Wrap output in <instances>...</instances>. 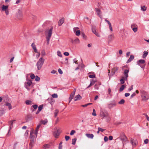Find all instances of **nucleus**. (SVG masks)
Wrapping results in <instances>:
<instances>
[{"label":"nucleus","mask_w":149,"mask_h":149,"mask_svg":"<svg viewBox=\"0 0 149 149\" xmlns=\"http://www.w3.org/2000/svg\"><path fill=\"white\" fill-rule=\"evenodd\" d=\"M52 96L53 98H56L58 97V95L54 93L52 95Z\"/></svg>","instance_id":"obj_39"},{"label":"nucleus","mask_w":149,"mask_h":149,"mask_svg":"<svg viewBox=\"0 0 149 149\" xmlns=\"http://www.w3.org/2000/svg\"><path fill=\"white\" fill-rule=\"evenodd\" d=\"M59 112V111L58 109H56L54 112V116L56 117L57 116Z\"/></svg>","instance_id":"obj_33"},{"label":"nucleus","mask_w":149,"mask_h":149,"mask_svg":"<svg viewBox=\"0 0 149 149\" xmlns=\"http://www.w3.org/2000/svg\"><path fill=\"white\" fill-rule=\"evenodd\" d=\"M129 72V69L125 70H124L123 74L124 76L120 80V82L121 84H123L125 83V80H127L128 77V73Z\"/></svg>","instance_id":"obj_2"},{"label":"nucleus","mask_w":149,"mask_h":149,"mask_svg":"<svg viewBox=\"0 0 149 149\" xmlns=\"http://www.w3.org/2000/svg\"><path fill=\"white\" fill-rule=\"evenodd\" d=\"M30 77L32 79H34L35 78V76L34 74H31Z\"/></svg>","instance_id":"obj_48"},{"label":"nucleus","mask_w":149,"mask_h":149,"mask_svg":"<svg viewBox=\"0 0 149 149\" xmlns=\"http://www.w3.org/2000/svg\"><path fill=\"white\" fill-rule=\"evenodd\" d=\"M77 140V138H75L74 139H72V144L73 145H74L75 144Z\"/></svg>","instance_id":"obj_35"},{"label":"nucleus","mask_w":149,"mask_h":149,"mask_svg":"<svg viewBox=\"0 0 149 149\" xmlns=\"http://www.w3.org/2000/svg\"><path fill=\"white\" fill-rule=\"evenodd\" d=\"M96 81L92 80L91 81V83L90 85L86 88V89L88 88H89L91 86H92V85H93L95 82H96Z\"/></svg>","instance_id":"obj_22"},{"label":"nucleus","mask_w":149,"mask_h":149,"mask_svg":"<svg viewBox=\"0 0 149 149\" xmlns=\"http://www.w3.org/2000/svg\"><path fill=\"white\" fill-rule=\"evenodd\" d=\"M91 104V103H89L87 104H85V105H81V106L84 107H86L88 105H89L90 104Z\"/></svg>","instance_id":"obj_43"},{"label":"nucleus","mask_w":149,"mask_h":149,"mask_svg":"<svg viewBox=\"0 0 149 149\" xmlns=\"http://www.w3.org/2000/svg\"><path fill=\"white\" fill-rule=\"evenodd\" d=\"M141 97L142 100L146 101L149 99V95L144 91H141Z\"/></svg>","instance_id":"obj_5"},{"label":"nucleus","mask_w":149,"mask_h":149,"mask_svg":"<svg viewBox=\"0 0 149 149\" xmlns=\"http://www.w3.org/2000/svg\"><path fill=\"white\" fill-rule=\"evenodd\" d=\"M131 143L132 144L133 146H135L136 145L137 143L136 141L134 140V139H131Z\"/></svg>","instance_id":"obj_27"},{"label":"nucleus","mask_w":149,"mask_h":149,"mask_svg":"<svg viewBox=\"0 0 149 149\" xmlns=\"http://www.w3.org/2000/svg\"><path fill=\"white\" fill-rule=\"evenodd\" d=\"M64 54L65 56H68L69 55V53L67 52H65L64 53Z\"/></svg>","instance_id":"obj_59"},{"label":"nucleus","mask_w":149,"mask_h":149,"mask_svg":"<svg viewBox=\"0 0 149 149\" xmlns=\"http://www.w3.org/2000/svg\"><path fill=\"white\" fill-rule=\"evenodd\" d=\"M33 145L32 144H30L29 145V149H32V148L33 147Z\"/></svg>","instance_id":"obj_52"},{"label":"nucleus","mask_w":149,"mask_h":149,"mask_svg":"<svg viewBox=\"0 0 149 149\" xmlns=\"http://www.w3.org/2000/svg\"><path fill=\"white\" fill-rule=\"evenodd\" d=\"M93 33L95 34L98 37H100V35L99 33L97 31H95L94 32H93Z\"/></svg>","instance_id":"obj_38"},{"label":"nucleus","mask_w":149,"mask_h":149,"mask_svg":"<svg viewBox=\"0 0 149 149\" xmlns=\"http://www.w3.org/2000/svg\"><path fill=\"white\" fill-rule=\"evenodd\" d=\"M32 84V82L31 80H29L27 82L25 83V85L26 87L30 86L31 84Z\"/></svg>","instance_id":"obj_24"},{"label":"nucleus","mask_w":149,"mask_h":149,"mask_svg":"<svg viewBox=\"0 0 149 149\" xmlns=\"http://www.w3.org/2000/svg\"><path fill=\"white\" fill-rule=\"evenodd\" d=\"M70 137L68 136H65V139L66 141H68L70 139Z\"/></svg>","instance_id":"obj_49"},{"label":"nucleus","mask_w":149,"mask_h":149,"mask_svg":"<svg viewBox=\"0 0 149 149\" xmlns=\"http://www.w3.org/2000/svg\"><path fill=\"white\" fill-rule=\"evenodd\" d=\"M100 116L101 118H105L107 121H109L111 118L108 112L105 110L101 109L100 113Z\"/></svg>","instance_id":"obj_1"},{"label":"nucleus","mask_w":149,"mask_h":149,"mask_svg":"<svg viewBox=\"0 0 149 149\" xmlns=\"http://www.w3.org/2000/svg\"><path fill=\"white\" fill-rule=\"evenodd\" d=\"M131 27L134 32H136L137 31L138 26L136 24H132Z\"/></svg>","instance_id":"obj_9"},{"label":"nucleus","mask_w":149,"mask_h":149,"mask_svg":"<svg viewBox=\"0 0 149 149\" xmlns=\"http://www.w3.org/2000/svg\"><path fill=\"white\" fill-rule=\"evenodd\" d=\"M76 131L74 130H72L70 133V135H73L75 133Z\"/></svg>","instance_id":"obj_46"},{"label":"nucleus","mask_w":149,"mask_h":149,"mask_svg":"<svg viewBox=\"0 0 149 149\" xmlns=\"http://www.w3.org/2000/svg\"><path fill=\"white\" fill-rule=\"evenodd\" d=\"M31 46L32 47V48L34 50V52L35 53H38L37 50L36 49V45L34 43H33L31 44Z\"/></svg>","instance_id":"obj_17"},{"label":"nucleus","mask_w":149,"mask_h":149,"mask_svg":"<svg viewBox=\"0 0 149 149\" xmlns=\"http://www.w3.org/2000/svg\"><path fill=\"white\" fill-rule=\"evenodd\" d=\"M64 22V18H62L60 19L58 23V25L59 26H61Z\"/></svg>","instance_id":"obj_16"},{"label":"nucleus","mask_w":149,"mask_h":149,"mask_svg":"<svg viewBox=\"0 0 149 149\" xmlns=\"http://www.w3.org/2000/svg\"><path fill=\"white\" fill-rule=\"evenodd\" d=\"M148 54V52L147 51H144L143 54V55L142 57L143 58H145L147 56Z\"/></svg>","instance_id":"obj_29"},{"label":"nucleus","mask_w":149,"mask_h":149,"mask_svg":"<svg viewBox=\"0 0 149 149\" xmlns=\"http://www.w3.org/2000/svg\"><path fill=\"white\" fill-rule=\"evenodd\" d=\"M104 140L105 142H106L108 140V138L107 136H105L104 138Z\"/></svg>","instance_id":"obj_60"},{"label":"nucleus","mask_w":149,"mask_h":149,"mask_svg":"<svg viewBox=\"0 0 149 149\" xmlns=\"http://www.w3.org/2000/svg\"><path fill=\"white\" fill-rule=\"evenodd\" d=\"M5 105L8 107L9 110H10L12 109V105L10 103H6Z\"/></svg>","instance_id":"obj_26"},{"label":"nucleus","mask_w":149,"mask_h":149,"mask_svg":"<svg viewBox=\"0 0 149 149\" xmlns=\"http://www.w3.org/2000/svg\"><path fill=\"white\" fill-rule=\"evenodd\" d=\"M95 10L98 16L101 19L102 18V16L101 15L102 12L101 10L98 8H95Z\"/></svg>","instance_id":"obj_10"},{"label":"nucleus","mask_w":149,"mask_h":149,"mask_svg":"<svg viewBox=\"0 0 149 149\" xmlns=\"http://www.w3.org/2000/svg\"><path fill=\"white\" fill-rule=\"evenodd\" d=\"M114 35L113 34H111L108 36V41L109 42H111L114 39Z\"/></svg>","instance_id":"obj_12"},{"label":"nucleus","mask_w":149,"mask_h":149,"mask_svg":"<svg viewBox=\"0 0 149 149\" xmlns=\"http://www.w3.org/2000/svg\"><path fill=\"white\" fill-rule=\"evenodd\" d=\"M81 98V96L79 94H78L75 97L74 100V101H77L80 100Z\"/></svg>","instance_id":"obj_14"},{"label":"nucleus","mask_w":149,"mask_h":149,"mask_svg":"<svg viewBox=\"0 0 149 149\" xmlns=\"http://www.w3.org/2000/svg\"><path fill=\"white\" fill-rule=\"evenodd\" d=\"M134 58V56L133 55H131L130 56V58L128 60L127 62V63H128L132 61Z\"/></svg>","instance_id":"obj_19"},{"label":"nucleus","mask_w":149,"mask_h":149,"mask_svg":"<svg viewBox=\"0 0 149 149\" xmlns=\"http://www.w3.org/2000/svg\"><path fill=\"white\" fill-rule=\"evenodd\" d=\"M55 131L54 132L53 135L56 138H58L60 134L59 130L57 127L54 128Z\"/></svg>","instance_id":"obj_7"},{"label":"nucleus","mask_w":149,"mask_h":149,"mask_svg":"<svg viewBox=\"0 0 149 149\" xmlns=\"http://www.w3.org/2000/svg\"><path fill=\"white\" fill-rule=\"evenodd\" d=\"M10 129L9 130V131H8V134H7V136H10V135L11 132L10 131Z\"/></svg>","instance_id":"obj_56"},{"label":"nucleus","mask_w":149,"mask_h":149,"mask_svg":"<svg viewBox=\"0 0 149 149\" xmlns=\"http://www.w3.org/2000/svg\"><path fill=\"white\" fill-rule=\"evenodd\" d=\"M33 134L34 133L33 131H32L31 132L30 137L32 139V140H33L34 139V136H33Z\"/></svg>","instance_id":"obj_32"},{"label":"nucleus","mask_w":149,"mask_h":149,"mask_svg":"<svg viewBox=\"0 0 149 149\" xmlns=\"http://www.w3.org/2000/svg\"><path fill=\"white\" fill-rule=\"evenodd\" d=\"M147 9V7L145 6H141V10L143 11H145Z\"/></svg>","instance_id":"obj_30"},{"label":"nucleus","mask_w":149,"mask_h":149,"mask_svg":"<svg viewBox=\"0 0 149 149\" xmlns=\"http://www.w3.org/2000/svg\"><path fill=\"white\" fill-rule=\"evenodd\" d=\"M57 55L58 56L60 57H62V55L61 54V53L60 51H57Z\"/></svg>","instance_id":"obj_42"},{"label":"nucleus","mask_w":149,"mask_h":149,"mask_svg":"<svg viewBox=\"0 0 149 149\" xmlns=\"http://www.w3.org/2000/svg\"><path fill=\"white\" fill-rule=\"evenodd\" d=\"M75 33V34L77 36H79L81 34L80 30H77Z\"/></svg>","instance_id":"obj_36"},{"label":"nucleus","mask_w":149,"mask_h":149,"mask_svg":"<svg viewBox=\"0 0 149 149\" xmlns=\"http://www.w3.org/2000/svg\"><path fill=\"white\" fill-rule=\"evenodd\" d=\"M145 62V61L143 59H141L139 60L137 62V63L138 65H139V63H140L141 64H143Z\"/></svg>","instance_id":"obj_31"},{"label":"nucleus","mask_w":149,"mask_h":149,"mask_svg":"<svg viewBox=\"0 0 149 149\" xmlns=\"http://www.w3.org/2000/svg\"><path fill=\"white\" fill-rule=\"evenodd\" d=\"M92 31L93 33L95 31H96V27L95 26H92Z\"/></svg>","instance_id":"obj_40"},{"label":"nucleus","mask_w":149,"mask_h":149,"mask_svg":"<svg viewBox=\"0 0 149 149\" xmlns=\"http://www.w3.org/2000/svg\"><path fill=\"white\" fill-rule=\"evenodd\" d=\"M133 85H132L131 86V87H130L128 89V91H131L133 89Z\"/></svg>","instance_id":"obj_55"},{"label":"nucleus","mask_w":149,"mask_h":149,"mask_svg":"<svg viewBox=\"0 0 149 149\" xmlns=\"http://www.w3.org/2000/svg\"><path fill=\"white\" fill-rule=\"evenodd\" d=\"M48 121L47 119H45L44 120H41L40 121V123L41 124L43 125H45L47 123Z\"/></svg>","instance_id":"obj_28"},{"label":"nucleus","mask_w":149,"mask_h":149,"mask_svg":"<svg viewBox=\"0 0 149 149\" xmlns=\"http://www.w3.org/2000/svg\"><path fill=\"white\" fill-rule=\"evenodd\" d=\"M40 78L38 76H36L35 77V80L36 81H38L40 80Z\"/></svg>","instance_id":"obj_44"},{"label":"nucleus","mask_w":149,"mask_h":149,"mask_svg":"<svg viewBox=\"0 0 149 149\" xmlns=\"http://www.w3.org/2000/svg\"><path fill=\"white\" fill-rule=\"evenodd\" d=\"M145 115L146 116V117L147 120L148 121H149V117L148 116L147 114H145Z\"/></svg>","instance_id":"obj_64"},{"label":"nucleus","mask_w":149,"mask_h":149,"mask_svg":"<svg viewBox=\"0 0 149 149\" xmlns=\"http://www.w3.org/2000/svg\"><path fill=\"white\" fill-rule=\"evenodd\" d=\"M43 107V106L42 105H40L38 107V110H39V111H40L42 109Z\"/></svg>","instance_id":"obj_45"},{"label":"nucleus","mask_w":149,"mask_h":149,"mask_svg":"<svg viewBox=\"0 0 149 149\" xmlns=\"http://www.w3.org/2000/svg\"><path fill=\"white\" fill-rule=\"evenodd\" d=\"M40 126H41V125L40 124H39V125H38L37 126V127L36 128V130H35V134H36V136H37V133H38V130L39 128L40 127Z\"/></svg>","instance_id":"obj_25"},{"label":"nucleus","mask_w":149,"mask_h":149,"mask_svg":"<svg viewBox=\"0 0 149 149\" xmlns=\"http://www.w3.org/2000/svg\"><path fill=\"white\" fill-rule=\"evenodd\" d=\"M125 88V86L124 85H122L119 89V91L120 92L122 91Z\"/></svg>","instance_id":"obj_34"},{"label":"nucleus","mask_w":149,"mask_h":149,"mask_svg":"<svg viewBox=\"0 0 149 149\" xmlns=\"http://www.w3.org/2000/svg\"><path fill=\"white\" fill-rule=\"evenodd\" d=\"M22 10L21 9H18L17 11L16 14V16L19 19H20L21 18V17L22 16Z\"/></svg>","instance_id":"obj_8"},{"label":"nucleus","mask_w":149,"mask_h":149,"mask_svg":"<svg viewBox=\"0 0 149 149\" xmlns=\"http://www.w3.org/2000/svg\"><path fill=\"white\" fill-rule=\"evenodd\" d=\"M98 130H99V131H101L102 132H103L105 130L102 129V128H101L100 127L98 128Z\"/></svg>","instance_id":"obj_50"},{"label":"nucleus","mask_w":149,"mask_h":149,"mask_svg":"<svg viewBox=\"0 0 149 149\" xmlns=\"http://www.w3.org/2000/svg\"><path fill=\"white\" fill-rule=\"evenodd\" d=\"M86 136L88 138L93 139L94 137V135L93 134H86Z\"/></svg>","instance_id":"obj_23"},{"label":"nucleus","mask_w":149,"mask_h":149,"mask_svg":"<svg viewBox=\"0 0 149 149\" xmlns=\"http://www.w3.org/2000/svg\"><path fill=\"white\" fill-rule=\"evenodd\" d=\"M148 141H149L148 139H147L144 140V142L146 144V143H148Z\"/></svg>","instance_id":"obj_58"},{"label":"nucleus","mask_w":149,"mask_h":149,"mask_svg":"<svg viewBox=\"0 0 149 149\" xmlns=\"http://www.w3.org/2000/svg\"><path fill=\"white\" fill-rule=\"evenodd\" d=\"M44 147L45 149L49 147V146L48 145H45L44 146Z\"/></svg>","instance_id":"obj_62"},{"label":"nucleus","mask_w":149,"mask_h":149,"mask_svg":"<svg viewBox=\"0 0 149 149\" xmlns=\"http://www.w3.org/2000/svg\"><path fill=\"white\" fill-rule=\"evenodd\" d=\"M71 42L72 43H73L74 42L75 43H80V41L79 39L78 38H77L74 40L72 39Z\"/></svg>","instance_id":"obj_20"},{"label":"nucleus","mask_w":149,"mask_h":149,"mask_svg":"<svg viewBox=\"0 0 149 149\" xmlns=\"http://www.w3.org/2000/svg\"><path fill=\"white\" fill-rule=\"evenodd\" d=\"M136 93H134L131 95V98H132L134 96L136 95Z\"/></svg>","instance_id":"obj_61"},{"label":"nucleus","mask_w":149,"mask_h":149,"mask_svg":"<svg viewBox=\"0 0 149 149\" xmlns=\"http://www.w3.org/2000/svg\"><path fill=\"white\" fill-rule=\"evenodd\" d=\"M116 105L115 103H109L108 104L107 106L109 108H111Z\"/></svg>","instance_id":"obj_18"},{"label":"nucleus","mask_w":149,"mask_h":149,"mask_svg":"<svg viewBox=\"0 0 149 149\" xmlns=\"http://www.w3.org/2000/svg\"><path fill=\"white\" fill-rule=\"evenodd\" d=\"M44 61L45 59L42 57L37 61L36 66L38 70H40L41 69Z\"/></svg>","instance_id":"obj_4"},{"label":"nucleus","mask_w":149,"mask_h":149,"mask_svg":"<svg viewBox=\"0 0 149 149\" xmlns=\"http://www.w3.org/2000/svg\"><path fill=\"white\" fill-rule=\"evenodd\" d=\"M118 68L117 67H115L113 68L112 70V73L113 75H114L116 72L118 71Z\"/></svg>","instance_id":"obj_13"},{"label":"nucleus","mask_w":149,"mask_h":149,"mask_svg":"<svg viewBox=\"0 0 149 149\" xmlns=\"http://www.w3.org/2000/svg\"><path fill=\"white\" fill-rule=\"evenodd\" d=\"M32 107L35 109H36L38 107V105H37L35 104L33 105Z\"/></svg>","instance_id":"obj_57"},{"label":"nucleus","mask_w":149,"mask_h":149,"mask_svg":"<svg viewBox=\"0 0 149 149\" xmlns=\"http://www.w3.org/2000/svg\"><path fill=\"white\" fill-rule=\"evenodd\" d=\"M105 22H107L108 24H109V28L110 30V31H113V29H112V27L111 25V24L110 22L108 20H107V19H105Z\"/></svg>","instance_id":"obj_15"},{"label":"nucleus","mask_w":149,"mask_h":149,"mask_svg":"<svg viewBox=\"0 0 149 149\" xmlns=\"http://www.w3.org/2000/svg\"><path fill=\"white\" fill-rule=\"evenodd\" d=\"M41 54L42 56H44L45 54V53L44 50H42L41 52Z\"/></svg>","instance_id":"obj_51"},{"label":"nucleus","mask_w":149,"mask_h":149,"mask_svg":"<svg viewBox=\"0 0 149 149\" xmlns=\"http://www.w3.org/2000/svg\"><path fill=\"white\" fill-rule=\"evenodd\" d=\"M88 77L90 78H94L95 77V74L92 75H89Z\"/></svg>","instance_id":"obj_47"},{"label":"nucleus","mask_w":149,"mask_h":149,"mask_svg":"<svg viewBox=\"0 0 149 149\" xmlns=\"http://www.w3.org/2000/svg\"><path fill=\"white\" fill-rule=\"evenodd\" d=\"M52 31V28L50 29L49 31H47L46 33H45V35L46 36V39L47 40V44L48 45L49 43V41L51 38Z\"/></svg>","instance_id":"obj_3"},{"label":"nucleus","mask_w":149,"mask_h":149,"mask_svg":"<svg viewBox=\"0 0 149 149\" xmlns=\"http://www.w3.org/2000/svg\"><path fill=\"white\" fill-rule=\"evenodd\" d=\"M8 8V6L3 5L2 7V11H5L6 15L9 14Z\"/></svg>","instance_id":"obj_6"},{"label":"nucleus","mask_w":149,"mask_h":149,"mask_svg":"<svg viewBox=\"0 0 149 149\" xmlns=\"http://www.w3.org/2000/svg\"><path fill=\"white\" fill-rule=\"evenodd\" d=\"M15 120H11L9 121V124L10 125V130H11V129L13 127V123L15 122Z\"/></svg>","instance_id":"obj_21"},{"label":"nucleus","mask_w":149,"mask_h":149,"mask_svg":"<svg viewBox=\"0 0 149 149\" xmlns=\"http://www.w3.org/2000/svg\"><path fill=\"white\" fill-rule=\"evenodd\" d=\"M92 115L93 116H96L95 110L94 109H93V112L92 113Z\"/></svg>","instance_id":"obj_41"},{"label":"nucleus","mask_w":149,"mask_h":149,"mask_svg":"<svg viewBox=\"0 0 149 149\" xmlns=\"http://www.w3.org/2000/svg\"><path fill=\"white\" fill-rule=\"evenodd\" d=\"M58 72L60 74H62L63 72H62V70H61V69L59 68L58 69Z\"/></svg>","instance_id":"obj_53"},{"label":"nucleus","mask_w":149,"mask_h":149,"mask_svg":"<svg viewBox=\"0 0 149 149\" xmlns=\"http://www.w3.org/2000/svg\"><path fill=\"white\" fill-rule=\"evenodd\" d=\"M81 36L82 37L83 39H86V35L84 33H82L81 34Z\"/></svg>","instance_id":"obj_37"},{"label":"nucleus","mask_w":149,"mask_h":149,"mask_svg":"<svg viewBox=\"0 0 149 149\" xmlns=\"http://www.w3.org/2000/svg\"><path fill=\"white\" fill-rule=\"evenodd\" d=\"M94 88L96 89H99V86L98 85L95 84L94 86Z\"/></svg>","instance_id":"obj_54"},{"label":"nucleus","mask_w":149,"mask_h":149,"mask_svg":"<svg viewBox=\"0 0 149 149\" xmlns=\"http://www.w3.org/2000/svg\"><path fill=\"white\" fill-rule=\"evenodd\" d=\"M76 88H74L73 91L70 95V96L69 98V102H70L71 101V100L73 99V98L74 97L75 93L76 91Z\"/></svg>","instance_id":"obj_11"},{"label":"nucleus","mask_w":149,"mask_h":149,"mask_svg":"<svg viewBox=\"0 0 149 149\" xmlns=\"http://www.w3.org/2000/svg\"><path fill=\"white\" fill-rule=\"evenodd\" d=\"M79 28L78 27H75L73 29V31L74 32H76V31H77V29H79Z\"/></svg>","instance_id":"obj_63"}]
</instances>
